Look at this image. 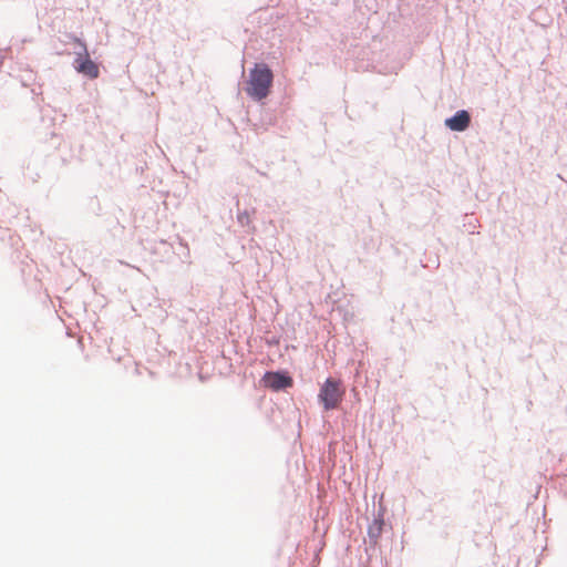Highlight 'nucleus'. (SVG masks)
<instances>
[{
  "label": "nucleus",
  "mask_w": 567,
  "mask_h": 567,
  "mask_svg": "<svg viewBox=\"0 0 567 567\" xmlns=\"http://www.w3.org/2000/svg\"><path fill=\"white\" fill-rule=\"evenodd\" d=\"M274 74L268 65L264 63L256 64L249 73L247 82V93L255 100H262L268 96L272 85Z\"/></svg>",
  "instance_id": "f257e3e1"
},
{
  "label": "nucleus",
  "mask_w": 567,
  "mask_h": 567,
  "mask_svg": "<svg viewBox=\"0 0 567 567\" xmlns=\"http://www.w3.org/2000/svg\"><path fill=\"white\" fill-rule=\"evenodd\" d=\"M344 390L341 382L334 379H327L320 388L319 400L323 404L324 410H333L339 406L342 401Z\"/></svg>",
  "instance_id": "f03ea898"
},
{
  "label": "nucleus",
  "mask_w": 567,
  "mask_h": 567,
  "mask_svg": "<svg viewBox=\"0 0 567 567\" xmlns=\"http://www.w3.org/2000/svg\"><path fill=\"white\" fill-rule=\"evenodd\" d=\"M74 41L80 47V51L76 52V58L74 61L75 70L90 79H96L100 74L99 66L94 61L90 59L85 43H83L80 39H75Z\"/></svg>",
  "instance_id": "7ed1b4c3"
},
{
  "label": "nucleus",
  "mask_w": 567,
  "mask_h": 567,
  "mask_svg": "<svg viewBox=\"0 0 567 567\" xmlns=\"http://www.w3.org/2000/svg\"><path fill=\"white\" fill-rule=\"evenodd\" d=\"M262 380H264L266 386H268L275 391L290 388V386H292V383H293V381L290 377L282 374L280 372H267L264 375Z\"/></svg>",
  "instance_id": "20e7f679"
},
{
  "label": "nucleus",
  "mask_w": 567,
  "mask_h": 567,
  "mask_svg": "<svg viewBox=\"0 0 567 567\" xmlns=\"http://www.w3.org/2000/svg\"><path fill=\"white\" fill-rule=\"evenodd\" d=\"M471 122L470 114L462 110L455 113L454 116L445 120V125L455 132L465 131Z\"/></svg>",
  "instance_id": "39448f33"
}]
</instances>
